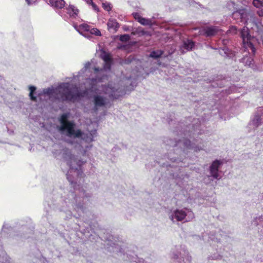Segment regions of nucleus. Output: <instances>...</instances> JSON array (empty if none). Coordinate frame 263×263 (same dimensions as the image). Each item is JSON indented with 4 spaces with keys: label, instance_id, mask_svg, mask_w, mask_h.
I'll use <instances>...</instances> for the list:
<instances>
[{
    "label": "nucleus",
    "instance_id": "nucleus-1",
    "mask_svg": "<svg viewBox=\"0 0 263 263\" xmlns=\"http://www.w3.org/2000/svg\"><path fill=\"white\" fill-rule=\"evenodd\" d=\"M69 116H61L60 122L61 125L59 127L60 131H66L67 136L69 137L82 138L86 142L93 140V136L91 134L85 135L80 129L74 130L75 124L72 121H69L68 118Z\"/></svg>",
    "mask_w": 263,
    "mask_h": 263
},
{
    "label": "nucleus",
    "instance_id": "nucleus-2",
    "mask_svg": "<svg viewBox=\"0 0 263 263\" xmlns=\"http://www.w3.org/2000/svg\"><path fill=\"white\" fill-rule=\"evenodd\" d=\"M46 93L49 95L55 93L57 96L56 98L62 102H74L82 96L80 92H72L70 89L68 83H63L54 90L48 89Z\"/></svg>",
    "mask_w": 263,
    "mask_h": 263
},
{
    "label": "nucleus",
    "instance_id": "nucleus-3",
    "mask_svg": "<svg viewBox=\"0 0 263 263\" xmlns=\"http://www.w3.org/2000/svg\"><path fill=\"white\" fill-rule=\"evenodd\" d=\"M67 164L69 166L70 169L66 174L67 178L71 185L75 184L76 183L73 181L70 174L73 171L74 172H77L78 176H81L83 172L81 171V166L84 164V162L81 160H78L72 156L70 157V160L67 162Z\"/></svg>",
    "mask_w": 263,
    "mask_h": 263
},
{
    "label": "nucleus",
    "instance_id": "nucleus-4",
    "mask_svg": "<svg viewBox=\"0 0 263 263\" xmlns=\"http://www.w3.org/2000/svg\"><path fill=\"white\" fill-rule=\"evenodd\" d=\"M240 34L243 44L245 45L246 44L247 47H249L251 50V52L253 54H254L256 50L253 44L251 41L252 37L249 32L248 28L246 26L244 27L241 29Z\"/></svg>",
    "mask_w": 263,
    "mask_h": 263
},
{
    "label": "nucleus",
    "instance_id": "nucleus-5",
    "mask_svg": "<svg viewBox=\"0 0 263 263\" xmlns=\"http://www.w3.org/2000/svg\"><path fill=\"white\" fill-rule=\"evenodd\" d=\"M220 31L218 27L215 26L203 27L200 31V34L206 37L213 36L216 35Z\"/></svg>",
    "mask_w": 263,
    "mask_h": 263
},
{
    "label": "nucleus",
    "instance_id": "nucleus-6",
    "mask_svg": "<svg viewBox=\"0 0 263 263\" xmlns=\"http://www.w3.org/2000/svg\"><path fill=\"white\" fill-rule=\"evenodd\" d=\"M221 163L219 160H216L213 162L210 167V174L215 179H217L218 177V169Z\"/></svg>",
    "mask_w": 263,
    "mask_h": 263
},
{
    "label": "nucleus",
    "instance_id": "nucleus-7",
    "mask_svg": "<svg viewBox=\"0 0 263 263\" xmlns=\"http://www.w3.org/2000/svg\"><path fill=\"white\" fill-rule=\"evenodd\" d=\"M107 29L110 32H116L120 27V25L118 23L117 21L112 18H110L108 20L107 23Z\"/></svg>",
    "mask_w": 263,
    "mask_h": 263
},
{
    "label": "nucleus",
    "instance_id": "nucleus-8",
    "mask_svg": "<svg viewBox=\"0 0 263 263\" xmlns=\"http://www.w3.org/2000/svg\"><path fill=\"white\" fill-rule=\"evenodd\" d=\"M132 15L134 18L142 25H151L152 24L150 20L142 17L138 12H134Z\"/></svg>",
    "mask_w": 263,
    "mask_h": 263
},
{
    "label": "nucleus",
    "instance_id": "nucleus-9",
    "mask_svg": "<svg viewBox=\"0 0 263 263\" xmlns=\"http://www.w3.org/2000/svg\"><path fill=\"white\" fill-rule=\"evenodd\" d=\"M95 107L97 109L98 107L104 106L106 104V99L100 96H95L93 97Z\"/></svg>",
    "mask_w": 263,
    "mask_h": 263
},
{
    "label": "nucleus",
    "instance_id": "nucleus-10",
    "mask_svg": "<svg viewBox=\"0 0 263 263\" xmlns=\"http://www.w3.org/2000/svg\"><path fill=\"white\" fill-rule=\"evenodd\" d=\"M174 216L178 221L183 220L186 217V214L183 210H176L174 212ZM172 220H173V215L170 217Z\"/></svg>",
    "mask_w": 263,
    "mask_h": 263
},
{
    "label": "nucleus",
    "instance_id": "nucleus-11",
    "mask_svg": "<svg viewBox=\"0 0 263 263\" xmlns=\"http://www.w3.org/2000/svg\"><path fill=\"white\" fill-rule=\"evenodd\" d=\"M195 46V43L191 40H187L183 42V45L180 47V51L182 53H184L185 51L184 49H186L187 51H190L193 49Z\"/></svg>",
    "mask_w": 263,
    "mask_h": 263
},
{
    "label": "nucleus",
    "instance_id": "nucleus-12",
    "mask_svg": "<svg viewBox=\"0 0 263 263\" xmlns=\"http://www.w3.org/2000/svg\"><path fill=\"white\" fill-rule=\"evenodd\" d=\"M49 4L53 8L61 9L65 7L64 0H49Z\"/></svg>",
    "mask_w": 263,
    "mask_h": 263
},
{
    "label": "nucleus",
    "instance_id": "nucleus-13",
    "mask_svg": "<svg viewBox=\"0 0 263 263\" xmlns=\"http://www.w3.org/2000/svg\"><path fill=\"white\" fill-rule=\"evenodd\" d=\"M67 13L71 16L76 17L79 12V9L73 5H69L67 8Z\"/></svg>",
    "mask_w": 263,
    "mask_h": 263
},
{
    "label": "nucleus",
    "instance_id": "nucleus-14",
    "mask_svg": "<svg viewBox=\"0 0 263 263\" xmlns=\"http://www.w3.org/2000/svg\"><path fill=\"white\" fill-rule=\"evenodd\" d=\"M238 14L241 20L245 21L246 23H247V16L249 14L246 10H240L239 11L235 12L233 13L234 15Z\"/></svg>",
    "mask_w": 263,
    "mask_h": 263
},
{
    "label": "nucleus",
    "instance_id": "nucleus-15",
    "mask_svg": "<svg viewBox=\"0 0 263 263\" xmlns=\"http://www.w3.org/2000/svg\"><path fill=\"white\" fill-rule=\"evenodd\" d=\"M101 58L104 61V62H112V58L110 53L103 51L101 54Z\"/></svg>",
    "mask_w": 263,
    "mask_h": 263
},
{
    "label": "nucleus",
    "instance_id": "nucleus-16",
    "mask_svg": "<svg viewBox=\"0 0 263 263\" xmlns=\"http://www.w3.org/2000/svg\"><path fill=\"white\" fill-rule=\"evenodd\" d=\"M163 51L158 50L156 51H153L149 54V57L154 59H158L160 58L163 54Z\"/></svg>",
    "mask_w": 263,
    "mask_h": 263
},
{
    "label": "nucleus",
    "instance_id": "nucleus-17",
    "mask_svg": "<svg viewBox=\"0 0 263 263\" xmlns=\"http://www.w3.org/2000/svg\"><path fill=\"white\" fill-rule=\"evenodd\" d=\"M30 93H29V97L31 100L33 101H36V97L34 96V93L35 91L36 88L34 86H30L29 87Z\"/></svg>",
    "mask_w": 263,
    "mask_h": 263
},
{
    "label": "nucleus",
    "instance_id": "nucleus-18",
    "mask_svg": "<svg viewBox=\"0 0 263 263\" xmlns=\"http://www.w3.org/2000/svg\"><path fill=\"white\" fill-rule=\"evenodd\" d=\"M90 27L91 26L88 24H82L79 26V28L82 31L89 32V30H90Z\"/></svg>",
    "mask_w": 263,
    "mask_h": 263
},
{
    "label": "nucleus",
    "instance_id": "nucleus-19",
    "mask_svg": "<svg viewBox=\"0 0 263 263\" xmlns=\"http://www.w3.org/2000/svg\"><path fill=\"white\" fill-rule=\"evenodd\" d=\"M91 34H95L97 36H101V32L97 28H91L90 27V30H89V31Z\"/></svg>",
    "mask_w": 263,
    "mask_h": 263
},
{
    "label": "nucleus",
    "instance_id": "nucleus-20",
    "mask_svg": "<svg viewBox=\"0 0 263 263\" xmlns=\"http://www.w3.org/2000/svg\"><path fill=\"white\" fill-rule=\"evenodd\" d=\"M102 7L103 8L109 12L110 11H111V9H112V7L111 6V4L109 3H108V2H105V3H103L102 4Z\"/></svg>",
    "mask_w": 263,
    "mask_h": 263
},
{
    "label": "nucleus",
    "instance_id": "nucleus-21",
    "mask_svg": "<svg viewBox=\"0 0 263 263\" xmlns=\"http://www.w3.org/2000/svg\"><path fill=\"white\" fill-rule=\"evenodd\" d=\"M130 40V36L128 34H125L121 35L120 36V40L122 42H127Z\"/></svg>",
    "mask_w": 263,
    "mask_h": 263
},
{
    "label": "nucleus",
    "instance_id": "nucleus-22",
    "mask_svg": "<svg viewBox=\"0 0 263 263\" xmlns=\"http://www.w3.org/2000/svg\"><path fill=\"white\" fill-rule=\"evenodd\" d=\"M184 146L187 148L191 149L193 148L191 144V142L189 140L183 139Z\"/></svg>",
    "mask_w": 263,
    "mask_h": 263
},
{
    "label": "nucleus",
    "instance_id": "nucleus-23",
    "mask_svg": "<svg viewBox=\"0 0 263 263\" xmlns=\"http://www.w3.org/2000/svg\"><path fill=\"white\" fill-rule=\"evenodd\" d=\"M253 4L256 8H259L263 6V3L260 0H253Z\"/></svg>",
    "mask_w": 263,
    "mask_h": 263
},
{
    "label": "nucleus",
    "instance_id": "nucleus-24",
    "mask_svg": "<svg viewBox=\"0 0 263 263\" xmlns=\"http://www.w3.org/2000/svg\"><path fill=\"white\" fill-rule=\"evenodd\" d=\"M229 33L235 34L237 32V28L236 27L232 26H231L228 31Z\"/></svg>",
    "mask_w": 263,
    "mask_h": 263
},
{
    "label": "nucleus",
    "instance_id": "nucleus-25",
    "mask_svg": "<svg viewBox=\"0 0 263 263\" xmlns=\"http://www.w3.org/2000/svg\"><path fill=\"white\" fill-rule=\"evenodd\" d=\"M103 78H96L90 79L91 82V84H95L98 82H101L102 81Z\"/></svg>",
    "mask_w": 263,
    "mask_h": 263
},
{
    "label": "nucleus",
    "instance_id": "nucleus-26",
    "mask_svg": "<svg viewBox=\"0 0 263 263\" xmlns=\"http://www.w3.org/2000/svg\"><path fill=\"white\" fill-rule=\"evenodd\" d=\"M111 63H112V62H105V64L104 65V68L105 69L110 70L111 68Z\"/></svg>",
    "mask_w": 263,
    "mask_h": 263
},
{
    "label": "nucleus",
    "instance_id": "nucleus-27",
    "mask_svg": "<svg viewBox=\"0 0 263 263\" xmlns=\"http://www.w3.org/2000/svg\"><path fill=\"white\" fill-rule=\"evenodd\" d=\"M94 10H95L97 12H99V9L98 7L93 2L90 4Z\"/></svg>",
    "mask_w": 263,
    "mask_h": 263
},
{
    "label": "nucleus",
    "instance_id": "nucleus-28",
    "mask_svg": "<svg viewBox=\"0 0 263 263\" xmlns=\"http://www.w3.org/2000/svg\"><path fill=\"white\" fill-rule=\"evenodd\" d=\"M103 70V69H100L99 68L95 67L94 68V71L96 73H98L99 71H102Z\"/></svg>",
    "mask_w": 263,
    "mask_h": 263
},
{
    "label": "nucleus",
    "instance_id": "nucleus-29",
    "mask_svg": "<svg viewBox=\"0 0 263 263\" xmlns=\"http://www.w3.org/2000/svg\"><path fill=\"white\" fill-rule=\"evenodd\" d=\"M257 13L259 16H263V11L262 10L257 11Z\"/></svg>",
    "mask_w": 263,
    "mask_h": 263
},
{
    "label": "nucleus",
    "instance_id": "nucleus-30",
    "mask_svg": "<svg viewBox=\"0 0 263 263\" xmlns=\"http://www.w3.org/2000/svg\"><path fill=\"white\" fill-rule=\"evenodd\" d=\"M28 4H32L34 3L36 0H26Z\"/></svg>",
    "mask_w": 263,
    "mask_h": 263
},
{
    "label": "nucleus",
    "instance_id": "nucleus-31",
    "mask_svg": "<svg viewBox=\"0 0 263 263\" xmlns=\"http://www.w3.org/2000/svg\"><path fill=\"white\" fill-rule=\"evenodd\" d=\"M84 1L88 5H90L93 2L92 0H84Z\"/></svg>",
    "mask_w": 263,
    "mask_h": 263
},
{
    "label": "nucleus",
    "instance_id": "nucleus-32",
    "mask_svg": "<svg viewBox=\"0 0 263 263\" xmlns=\"http://www.w3.org/2000/svg\"><path fill=\"white\" fill-rule=\"evenodd\" d=\"M141 32H142V34H144L145 33V31H144V30H142V31H141Z\"/></svg>",
    "mask_w": 263,
    "mask_h": 263
},
{
    "label": "nucleus",
    "instance_id": "nucleus-33",
    "mask_svg": "<svg viewBox=\"0 0 263 263\" xmlns=\"http://www.w3.org/2000/svg\"><path fill=\"white\" fill-rule=\"evenodd\" d=\"M61 115H63V116H65V115H69V114H62Z\"/></svg>",
    "mask_w": 263,
    "mask_h": 263
},
{
    "label": "nucleus",
    "instance_id": "nucleus-34",
    "mask_svg": "<svg viewBox=\"0 0 263 263\" xmlns=\"http://www.w3.org/2000/svg\"><path fill=\"white\" fill-rule=\"evenodd\" d=\"M124 30L125 31H127V28H124Z\"/></svg>",
    "mask_w": 263,
    "mask_h": 263
},
{
    "label": "nucleus",
    "instance_id": "nucleus-35",
    "mask_svg": "<svg viewBox=\"0 0 263 263\" xmlns=\"http://www.w3.org/2000/svg\"><path fill=\"white\" fill-rule=\"evenodd\" d=\"M82 191H83L84 193H85V190H82Z\"/></svg>",
    "mask_w": 263,
    "mask_h": 263
}]
</instances>
